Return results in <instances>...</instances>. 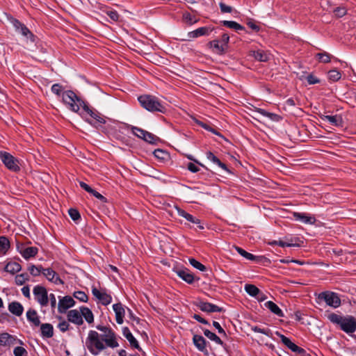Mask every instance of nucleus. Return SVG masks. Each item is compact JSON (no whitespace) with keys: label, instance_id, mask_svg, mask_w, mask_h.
Masks as SVG:
<instances>
[{"label":"nucleus","instance_id":"nucleus-53","mask_svg":"<svg viewBox=\"0 0 356 356\" xmlns=\"http://www.w3.org/2000/svg\"><path fill=\"white\" fill-rule=\"evenodd\" d=\"M74 297L83 302H86L88 300L86 293L81 291H75L74 293Z\"/></svg>","mask_w":356,"mask_h":356},{"label":"nucleus","instance_id":"nucleus-43","mask_svg":"<svg viewBox=\"0 0 356 356\" xmlns=\"http://www.w3.org/2000/svg\"><path fill=\"white\" fill-rule=\"evenodd\" d=\"M17 31L19 32L24 37H26L27 38H30L31 41H34L33 34L30 31V30L24 24H23L19 28V30Z\"/></svg>","mask_w":356,"mask_h":356},{"label":"nucleus","instance_id":"nucleus-17","mask_svg":"<svg viewBox=\"0 0 356 356\" xmlns=\"http://www.w3.org/2000/svg\"><path fill=\"white\" fill-rule=\"evenodd\" d=\"M196 305L201 311L205 312H220L222 311V307L207 302L200 301Z\"/></svg>","mask_w":356,"mask_h":356},{"label":"nucleus","instance_id":"nucleus-5","mask_svg":"<svg viewBox=\"0 0 356 356\" xmlns=\"http://www.w3.org/2000/svg\"><path fill=\"white\" fill-rule=\"evenodd\" d=\"M96 328L102 332L101 339L104 341L108 347L115 348L119 346L115 332L109 327L98 325Z\"/></svg>","mask_w":356,"mask_h":356},{"label":"nucleus","instance_id":"nucleus-61","mask_svg":"<svg viewBox=\"0 0 356 356\" xmlns=\"http://www.w3.org/2000/svg\"><path fill=\"white\" fill-rule=\"evenodd\" d=\"M220 8L222 13H231L232 11V8L229 6H227L224 3H220L219 4Z\"/></svg>","mask_w":356,"mask_h":356},{"label":"nucleus","instance_id":"nucleus-14","mask_svg":"<svg viewBox=\"0 0 356 356\" xmlns=\"http://www.w3.org/2000/svg\"><path fill=\"white\" fill-rule=\"evenodd\" d=\"M74 300L71 296H66L59 300L58 311L60 314L65 313L69 308L74 307Z\"/></svg>","mask_w":356,"mask_h":356},{"label":"nucleus","instance_id":"nucleus-33","mask_svg":"<svg viewBox=\"0 0 356 356\" xmlns=\"http://www.w3.org/2000/svg\"><path fill=\"white\" fill-rule=\"evenodd\" d=\"M38 252V249L36 247H28L24 248L22 251H21L22 256L28 259L31 257H35Z\"/></svg>","mask_w":356,"mask_h":356},{"label":"nucleus","instance_id":"nucleus-55","mask_svg":"<svg viewBox=\"0 0 356 356\" xmlns=\"http://www.w3.org/2000/svg\"><path fill=\"white\" fill-rule=\"evenodd\" d=\"M153 154L155 157L161 160H165V157L168 156L167 152L161 149H155Z\"/></svg>","mask_w":356,"mask_h":356},{"label":"nucleus","instance_id":"nucleus-45","mask_svg":"<svg viewBox=\"0 0 356 356\" xmlns=\"http://www.w3.org/2000/svg\"><path fill=\"white\" fill-rule=\"evenodd\" d=\"M236 250L240 255H241L242 257H245V259H247L248 260L253 261L256 258V257L254 254H252L250 252H248L247 251H245V250H243L241 248L236 247Z\"/></svg>","mask_w":356,"mask_h":356},{"label":"nucleus","instance_id":"nucleus-35","mask_svg":"<svg viewBox=\"0 0 356 356\" xmlns=\"http://www.w3.org/2000/svg\"><path fill=\"white\" fill-rule=\"evenodd\" d=\"M182 20L188 25H193L199 21L195 16L192 15L190 13L185 11L182 13Z\"/></svg>","mask_w":356,"mask_h":356},{"label":"nucleus","instance_id":"nucleus-64","mask_svg":"<svg viewBox=\"0 0 356 356\" xmlns=\"http://www.w3.org/2000/svg\"><path fill=\"white\" fill-rule=\"evenodd\" d=\"M187 169L191 172H197L200 170V168L193 163H188Z\"/></svg>","mask_w":356,"mask_h":356},{"label":"nucleus","instance_id":"nucleus-8","mask_svg":"<svg viewBox=\"0 0 356 356\" xmlns=\"http://www.w3.org/2000/svg\"><path fill=\"white\" fill-rule=\"evenodd\" d=\"M0 159L5 166L10 171L18 172L20 170L19 161L7 152H0Z\"/></svg>","mask_w":356,"mask_h":356},{"label":"nucleus","instance_id":"nucleus-11","mask_svg":"<svg viewBox=\"0 0 356 356\" xmlns=\"http://www.w3.org/2000/svg\"><path fill=\"white\" fill-rule=\"evenodd\" d=\"M276 334L279 336L282 342L291 351L296 353L299 356H306L307 355V353L305 349L293 343L288 337L284 334L279 332H277Z\"/></svg>","mask_w":356,"mask_h":356},{"label":"nucleus","instance_id":"nucleus-27","mask_svg":"<svg viewBox=\"0 0 356 356\" xmlns=\"http://www.w3.org/2000/svg\"><path fill=\"white\" fill-rule=\"evenodd\" d=\"M41 336L43 338H51L54 335V327L50 323H42L40 325Z\"/></svg>","mask_w":356,"mask_h":356},{"label":"nucleus","instance_id":"nucleus-6","mask_svg":"<svg viewBox=\"0 0 356 356\" xmlns=\"http://www.w3.org/2000/svg\"><path fill=\"white\" fill-rule=\"evenodd\" d=\"M90 118H86V120L92 126L105 124L106 120L104 117L97 110L90 107L86 102L81 107Z\"/></svg>","mask_w":356,"mask_h":356},{"label":"nucleus","instance_id":"nucleus-3","mask_svg":"<svg viewBox=\"0 0 356 356\" xmlns=\"http://www.w3.org/2000/svg\"><path fill=\"white\" fill-rule=\"evenodd\" d=\"M86 344L90 353L94 355H97L106 348L100 339L99 333L95 330H90L88 332Z\"/></svg>","mask_w":356,"mask_h":356},{"label":"nucleus","instance_id":"nucleus-7","mask_svg":"<svg viewBox=\"0 0 356 356\" xmlns=\"http://www.w3.org/2000/svg\"><path fill=\"white\" fill-rule=\"evenodd\" d=\"M318 299L323 300L325 303L333 308H337L341 305V299L339 295L332 291H323L318 294Z\"/></svg>","mask_w":356,"mask_h":356},{"label":"nucleus","instance_id":"nucleus-36","mask_svg":"<svg viewBox=\"0 0 356 356\" xmlns=\"http://www.w3.org/2000/svg\"><path fill=\"white\" fill-rule=\"evenodd\" d=\"M252 56L258 61L266 62L268 60V55L266 52L263 50H257L252 51Z\"/></svg>","mask_w":356,"mask_h":356},{"label":"nucleus","instance_id":"nucleus-28","mask_svg":"<svg viewBox=\"0 0 356 356\" xmlns=\"http://www.w3.org/2000/svg\"><path fill=\"white\" fill-rule=\"evenodd\" d=\"M204 334L210 340L216 342L217 344L222 346L224 348V349L226 351H227V346L223 343L220 338L218 337L215 333L211 332L209 330H204Z\"/></svg>","mask_w":356,"mask_h":356},{"label":"nucleus","instance_id":"nucleus-37","mask_svg":"<svg viewBox=\"0 0 356 356\" xmlns=\"http://www.w3.org/2000/svg\"><path fill=\"white\" fill-rule=\"evenodd\" d=\"M294 217L296 220H300L304 223H313L315 218L312 216H309L304 213H294Z\"/></svg>","mask_w":356,"mask_h":356},{"label":"nucleus","instance_id":"nucleus-9","mask_svg":"<svg viewBox=\"0 0 356 356\" xmlns=\"http://www.w3.org/2000/svg\"><path fill=\"white\" fill-rule=\"evenodd\" d=\"M33 293L35 300L42 306L45 307L49 302V296L45 287L36 285L34 286Z\"/></svg>","mask_w":356,"mask_h":356},{"label":"nucleus","instance_id":"nucleus-51","mask_svg":"<svg viewBox=\"0 0 356 356\" xmlns=\"http://www.w3.org/2000/svg\"><path fill=\"white\" fill-rule=\"evenodd\" d=\"M189 263L194 268L200 270V271H205L207 268L204 265L197 261L196 259L191 258L189 259Z\"/></svg>","mask_w":356,"mask_h":356},{"label":"nucleus","instance_id":"nucleus-40","mask_svg":"<svg viewBox=\"0 0 356 356\" xmlns=\"http://www.w3.org/2000/svg\"><path fill=\"white\" fill-rule=\"evenodd\" d=\"M222 24L229 29H232L236 31H243L245 28L241 26L240 24L234 22V21H222Z\"/></svg>","mask_w":356,"mask_h":356},{"label":"nucleus","instance_id":"nucleus-49","mask_svg":"<svg viewBox=\"0 0 356 356\" xmlns=\"http://www.w3.org/2000/svg\"><path fill=\"white\" fill-rule=\"evenodd\" d=\"M298 238H296L295 240H293L292 238L290 240H288L287 241H284L282 240L278 241L277 245L280 247H292V246H296L298 245V244L296 243Z\"/></svg>","mask_w":356,"mask_h":356},{"label":"nucleus","instance_id":"nucleus-58","mask_svg":"<svg viewBox=\"0 0 356 356\" xmlns=\"http://www.w3.org/2000/svg\"><path fill=\"white\" fill-rule=\"evenodd\" d=\"M58 327L62 332H65L69 330L70 324L67 321L63 320L58 323Z\"/></svg>","mask_w":356,"mask_h":356},{"label":"nucleus","instance_id":"nucleus-59","mask_svg":"<svg viewBox=\"0 0 356 356\" xmlns=\"http://www.w3.org/2000/svg\"><path fill=\"white\" fill-rule=\"evenodd\" d=\"M106 14L113 21H114V22L118 21L120 15L116 10H108L106 12Z\"/></svg>","mask_w":356,"mask_h":356},{"label":"nucleus","instance_id":"nucleus-42","mask_svg":"<svg viewBox=\"0 0 356 356\" xmlns=\"http://www.w3.org/2000/svg\"><path fill=\"white\" fill-rule=\"evenodd\" d=\"M17 31L19 32L24 37H26L27 38H30L31 41H34L33 34L30 31V30L24 24H23L19 28V30Z\"/></svg>","mask_w":356,"mask_h":356},{"label":"nucleus","instance_id":"nucleus-62","mask_svg":"<svg viewBox=\"0 0 356 356\" xmlns=\"http://www.w3.org/2000/svg\"><path fill=\"white\" fill-rule=\"evenodd\" d=\"M251 330L252 331H254V332L261 333V334H264L265 335H268V332H269L268 330L263 329V328H261V327H259L258 326L252 327Z\"/></svg>","mask_w":356,"mask_h":356},{"label":"nucleus","instance_id":"nucleus-29","mask_svg":"<svg viewBox=\"0 0 356 356\" xmlns=\"http://www.w3.org/2000/svg\"><path fill=\"white\" fill-rule=\"evenodd\" d=\"M264 306L277 316H284V313L282 309L273 301H267L264 303Z\"/></svg>","mask_w":356,"mask_h":356},{"label":"nucleus","instance_id":"nucleus-21","mask_svg":"<svg viewBox=\"0 0 356 356\" xmlns=\"http://www.w3.org/2000/svg\"><path fill=\"white\" fill-rule=\"evenodd\" d=\"M193 341L195 347L201 352L207 353V349L206 347L207 341L205 339L198 334H194L193 337Z\"/></svg>","mask_w":356,"mask_h":356},{"label":"nucleus","instance_id":"nucleus-57","mask_svg":"<svg viewBox=\"0 0 356 356\" xmlns=\"http://www.w3.org/2000/svg\"><path fill=\"white\" fill-rule=\"evenodd\" d=\"M68 213H69L70 218L74 221H76L81 218L79 212L78 211V210H76L75 209H70L68 211Z\"/></svg>","mask_w":356,"mask_h":356},{"label":"nucleus","instance_id":"nucleus-18","mask_svg":"<svg viewBox=\"0 0 356 356\" xmlns=\"http://www.w3.org/2000/svg\"><path fill=\"white\" fill-rule=\"evenodd\" d=\"M213 30L211 26H202L188 33V40L196 38L202 35H209Z\"/></svg>","mask_w":356,"mask_h":356},{"label":"nucleus","instance_id":"nucleus-56","mask_svg":"<svg viewBox=\"0 0 356 356\" xmlns=\"http://www.w3.org/2000/svg\"><path fill=\"white\" fill-rule=\"evenodd\" d=\"M13 354L15 356H25L27 355V351L22 346H17L14 348Z\"/></svg>","mask_w":356,"mask_h":356},{"label":"nucleus","instance_id":"nucleus-19","mask_svg":"<svg viewBox=\"0 0 356 356\" xmlns=\"http://www.w3.org/2000/svg\"><path fill=\"white\" fill-rule=\"evenodd\" d=\"M320 118L323 121H327L332 125L336 127L343 126V119L341 115H320Z\"/></svg>","mask_w":356,"mask_h":356},{"label":"nucleus","instance_id":"nucleus-26","mask_svg":"<svg viewBox=\"0 0 356 356\" xmlns=\"http://www.w3.org/2000/svg\"><path fill=\"white\" fill-rule=\"evenodd\" d=\"M27 320L33 324V325L38 327L40 325V318L35 310L30 309L26 312Z\"/></svg>","mask_w":356,"mask_h":356},{"label":"nucleus","instance_id":"nucleus-34","mask_svg":"<svg viewBox=\"0 0 356 356\" xmlns=\"http://www.w3.org/2000/svg\"><path fill=\"white\" fill-rule=\"evenodd\" d=\"M80 311L82 315V318L84 317L88 323H93L94 316L92 311L89 308L82 306L80 307Z\"/></svg>","mask_w":356,"mask_h":356},{"label":"nucleus","instance_id":"nucleus-54","mask_svg":"<svg viewBox=\"0 0 356 356\" xmlns=\"http://www.w3.org/2000/svg\"><path fill=\"white\" fill-rule=\"evenodd\" d=\"M196 124H198L199 126H200L201 127H202L203 129L209 131H211L212 133H213L214 134L216 135H220V134L216 131L214 129H213L212 127H211L209 124L202 122V121H200V120H196L195 121Z\"/></svg>","mask_w":356,"mask_h":356},{"label":"nucleus","instance_id":"nucleus-25","mask_svg":"<svg viewBox=\"0 0 356 356\" xmlns=\"http://www.w3.org/2000/svg\"><path fill=\"white\" fill-rule=\"evenodd\" d=\"M8 310L13 314L20 316L24 312V307L19 302H12L8 305Z\"/></svg>","mask_w":356,"mask_h":356},{"label":"nucleus","instance_id":"nucleus-24","mask_svg":"<svg viewBox=\"0 0 356 356\" xmlns=\"http://www.w3.org/2000/svg\"><path fill=\"white\" fill-rule=\"evenodd\" d=\"M113 311L115 313V320L118 324H122L125 311L121 303H116L113 305Z\"/></svg>","mask_w":356,"mask_h":356},{"label":"nucleus","instance_id":"nucleus-50","mask_svg":"<svg viewBox=\"0 0 356 356\" xmlns=\"http://www.w3.org/2000/svg\"><path fill=\"white\" fill-rule=\"evenodd\" d=\"M51 92L57 96H62V93L64 92V88L59 83H55L51 86Z\"/></svg>","mask_w":356,"mask_h":356},{"label":"nucleus","instance_id":"nucleus-60","mask_svg":"<svg viewBox=\"0 0 356 356\" xmlns=\"http://www.w3.org/2000/svg\"><path fill=\"white\" fill-rule=\"evenodd\" d=\"M307 80L309 84H316L320 82V80L313 74H309L307 77Z\"/></svg>","mask_w":356,"mask_h":356},{"label":"nucleus","instance_id":"nucleus-23","mask_svg":"<svg viewBox=\"0 0 356 356\" xmlns=\"http://www.w3.org/2000/svg\"><path fill=\"white\" fill-rule=\"evenodd\" d=\"M122 334L124 337L128 340L130 345L139 350H141V348L140 347L138 341L136 339V338L133 336L131 331L127 327H124L122 328Z\"/></svg>","mask_w":356,"mask_h":356},{"label":"nucleus","instance_id":"nucleus-15","mask_svg":"<svg viewBox=\"0 0 356 356\" xmlns=\"http://www.w3.org/2000/svg\"><path fill=\"white\" fill-rule=\"evenodd\" d=\"M67 321L76 325H81L83 323V320L81 311L77 309H71L67 313Z\"/></svg>","mask_w":356,"mask_h":356},{"label":"nucleus","instance_id":"nucleus-1","mask_svg":"<svg viewBox=\"0 0 356 356\" xmlns=\"http://www.w3.org/2000/svg\"><path fill=\"white\" fill-rule=\"evenodd\" d=\"M329 321L348 334L356 331V318L351 315L342 316L332 313L327 316Z\"/></svg>","mask_w":356,"mask_h":356},{"label":"nucleus","instance_id":"nucleus-31","mask_svg":"<svg viewBox=\"0 0 356 356\" xmlns=\"http://www.w3.org/2000/svg\"><path fill=\"white\" fill-rule=\"evenodd\" d=\"M5 270L13 275L19 272L22 269L21 265L16 261H10L5 266Z\"/></svg>","mask_w":356,"mask_h":356},{"label":"nucleus","instance_id":"nucleus-12","mask_svg":"<svg viewBox=\"0 0 356 356\" xmlns=\"http://www.w3.org/2000/svg\"><path fill=\"white\" fill-rule=\"evenodd\" d=\"M17 343L22 344V341L17 339L15 336L10 334L8 332L0 333V346L10 348Z\"/></svg>","mask_w":356,"mask_h":356},{"label":"nucleus","instance_id":"nucleus-46","mask_svg":"<svg viewBox=\"0 0 356 356\" xmlns=\"http://www.w3.org/2000/svg\"><path fill=\"white\" fill-rule=\"evenodd\" d=\"M341 77V74L337 70H331L328 72V79L332 81H337Z\"/></svg>","mask_w":356,"mask_h":356},{"label":"nucleus","instance_id":"nucleus-39","mask_svg":"<svg viewBox=\"0 0 356 356\" xmlns=\"http://www.w3.org/2000/svg\"><path fill=\"white\" fill-rule=\"evenodd\" d=\"M245 291L248 294L252 297H257L261 291L255 285L250 284L245 285Z\"/></svg>","mask_w":356,"mask_h":356},{"label":"nucleus","instance_id":"nucleus-20","mask_svg":"<svg viewBox=\"0 0 356 356\" xmlns=\"http://www.w3.org/2000/svg\"><path fill=\"white\" fill-rule=\"evenodd\" d=\"M175 272L181 280L188 284H192L195 280L193 274L187 268L178 269Z\"/></svg>","mask_w":356,"mask_h":356},{"label":"nucleus","instance_id":"nucleus-13","mask_svg":"<svg viewBox=\"0 0 356 356\" xmlns=\"http://www.w3.org/2000/svg\"><path fill=\"white\" fill-rule=\"evenodd\" d=\"M92 295L104 305H109L112 301V297L104 289L99 290L97 288L92 289Z\"/></svg>","mask_w":356,"mask_h":356},{"label":"nucleus","instance_id":"nucleus-41","mask_svg":"<svg viewBox=\"0 0 356 356\" xmlns=\"http://www.w3.org/2000/svg\"><path fill=\"white\" fill-rule=\"evenodd\" d=\"M316 58H318L319 62L327 63L330 62L332 56L327 52L323 51L316 54Z\"/></svg>","mask_w":356,"mask_h":356},{"label":"nucleus","instance_id":"nucleus-44","mask_svg":"<svg viewBox=\"0 0 356 356\" xmlns=\"http://www.w3.org/2000/svg\"><path fill=\"white\" fill-rule=\"evenodd\" d=\"M29 280V275L27 273H22L15 276V283L17 285H23Z\"/></svg>","mask_w":356,"mask_h":356},{"label":"nucleus","instance_id":"nucleus-48","mask_svg":"<svg viewBox=\"0 0 356 356\" xmlns=\"http://www.w3.org/2000/svg\"><path fill=\"white\" fill-rule=\"evenodd\" d=\"M256 111L258 113H259L265 117H267L273 120H277V118L279 117L277 115H276L275 113H269L262 108H257Z\"/></svg>","mask_w":356,"mask_h":356},{"label":"nucleus","instance_id":"nucleus-38","mask_svg":"<svg viewBox=\"0 0 356 356\" xmlns=\"http://www.w3.org/2000/svg\"><path fill=\"white\" fill-rule=\"evenodd\" d=\"M10 248V241L6 236H0V253L6 254Z\"/></svg>","mask_w":356,"mask_h":356},{"label":"nucleus","instance_id":"nucleus-52","mask_svg":"<svg viewBox=\"0 0 356 356\" xmlns=\"http://www.w3.org/2000/svg\"><path fill=\"white\" fill-rule=\"evenodd\" d=\"M185 219L193 224H196L198 226V228L200 229H203L204 227L203 225H201V222H200V220L194 217L193 216L191 215L190 213H188L186 217L185 218Z\"/></svg>","mask_w":356,"mask_h":356},{"label":"nucleus","instance_id":"nucleus-47","mask_svg":"<svg viewBox=\"0 0 356 356\" xmlns=\"http://www.w3.org/2000/svg\"><path fill=\"white\" fill-rule=\"evenodd\" d=\"M28 270L33 276L35 277L42 273L43 268L41 266H36L35 265H30Z\"/></svg>","mask_w":356,"mask_h":356},{"label":"nucleus","instance_id":"nucleus-10","mask_svg":"<svg viewBox=\"0 0 356 356\" xmlns=\"http://www.w3.org/2000/svg\"><path fill=\"white\" fill-rule=\"evenodd\" d=\"M131 131L134 136L149 143H155L158 140V138L155 135L140 128L131 126Z\"/></svg>","mask_w":356,"mask_h":356},{"label":"nucleus","instance_id":"nucleus-32","mask_svg":"<svg viewBox=\"0 0 356 356\" xmlns=\"http://www.w3.org/2000/svg\"><path fill=\"white\" fill-rule=\"evenodd\" d=\"M209 45L211 48H213V51L217 54H223L226 49L224 44H222L218 40L209 42Z\"/></svg>","mask_w":356,"mask_h":356},{"label":"nucleus","instance_id":"nucleus-30","mask_svg":"<svg viewBox=\"0 0 356 356\" xmlns=\"http://www.w3.org/2000/svg\"><path fill=\"white\" fill-rule=\"evenodd\" d=\"M206 156L209 161H212L213 163L218 165L220 168L227 172H229L227 165L225 163H222L220 160L218 158H217L211 152H207Z\"/></svg>","mask_w":356,"mask_h":356},{"label":"nucleus","instance_id":"nucleus-2","mask_svg":"<svg viewBox=\"0 0 356 356\" xmlns=\"http://www.w3.org/2000/svg\"><path fill=\"white\" fill-rule=\"evenodd\" d=\"M138 100L140 106L150 112H159L164 113L166 111L165 104L155 96L143 95L138 97Z\"/></svg>","mask_w":356,"mask_h":356},{"label":"nucleus","instance_id":"nucleus-22","mask_svg":"<svg viewBox=\"0 0 356 356\" xmlns=\"http://www.w3.org/2000/svg\"><path fill=\"white\" fill-rule=\"evenodd\" d=\"M80 186L89 193L90 194L95 196L96 198L102 202L106 203L107 202V199L104 196H103L102 194H100L99 192L96 191L95 190L92 189L89 185H88L86 183L83 181L79 182Z\"/></svg>","mask_w":356,"mask_h":356},{"label":"nucleus","instance_id":"nucleus-63","mask_svg":"<svg viewBox=\"0 0 356 356\" xmlns=\"http://www.w3.org/2000/svg\"><path fill=\"white\" fill-rule=\"evenodd\" d=\"M334 12L337 16L341 17L346 15V10L345 8L338 7L334 10Z\"/></svg>","mask_w":356,"mask_h":356},{"label":"nucleus","instance_id":"nucleus-16","mask_svg":"<svg viewBox=\"0 0 356 356\" xmlns=\"http://www.w3.org/2000/svg\"><path fill=\"white\" fill-rule=\"evenodd\" d=\"M42 274L46 278L56 284H63V281L60 278L59 275L51 268H43Z\"/></svg>","mask_w":356,"mask_h":356},{"label":"nucleus","instance_id":"nucleus-4","mask_svg":"<svg viewBox=\"0 0 356 356\" xmlns=\"http://www.w3.org/2000/svg\"><path fill=\"white\" fill-rule=\"evenodd\" d=\"M62 101L67 106V108L70 111L74 113H78L80 108L82 107L85 103L84 101L72 90H65L62 93Z\"/></svg>","mask_w":356,"mask_h":356}]
</instances>
